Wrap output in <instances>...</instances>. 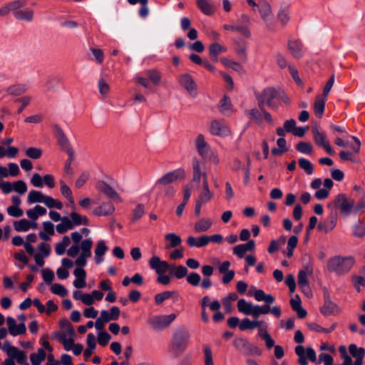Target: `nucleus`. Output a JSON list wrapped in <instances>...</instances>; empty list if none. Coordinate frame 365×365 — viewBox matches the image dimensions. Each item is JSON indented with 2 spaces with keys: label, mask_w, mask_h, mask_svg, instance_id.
Listing matches in <instances>:
<instances>
[{
  "label": "nucleus",
  "mask_w": 365,
  "mask_h": 365,
  "mask_svg": "<svg viewBox=\"0 0 365 365\" xmlns=\"http://www.w3.org/2000/svg\"><path fill=\"white\" fill-rule=\"evenodd\" d=\"M27 90V86L24 84H19L11 86L8 88V93L12 96H20L25 93Z\"/></svg>",
  "instance_id": "nucleus-53"
},
{
  "label": "nucleus",
  "mask_w": 365,
  "mask_h": 365,
  "mask_svg": "<svg viewBox=\"0 0 365 365\" xmlns=\"http://www.w3.org/2000/svg\"><path fill=\"white\" fill-rule=\"evenodd\" d=\"M288 48L294 58L299 59L303 57L304 53V48L303 43L300 41H289Z\"/></svg>",
  "instance_id": "nucleus-17"
},
{
  "label": "nucleus",
  "mask_w": 365,
  "mask_h": 365,
  "mask_svg": "<svg viewBox=\"0 0 365 365\" xmlns=\"http://www.w3.org/2000/svg\"><path fill=\"white\" fill-rule=\"evenodd\" d=\"M299 165L307 175H312L314 172V165L306 158H299Z\"/></svg>",
  "instance_id": "nucleus-49"
},
{
  "label": "nucleus",
  "mask_w": 365,
  "mask_h": 365,
  "mask_svg": "<svg viewBox=\"0 0 365 365\" xmlns=\"http://www.w3.org/2000/svg\"><path fill=\"white\" fill-rule=\"evenodd\" d=\"M196 4L200 11L207 16L215 12V6L210 0H197Z\"/></svg>",
  "instance_id": "nucleus-22"
},
{
  "label": "nucleus",
  "mask_w": 365,
  "mask_h": 365,
  "mask_svg": "<svg viewBox=\"0 0 365 365\" xmlns=\"http://www.w3.org/2000/svg\"><path fill=\"white\" fill-rule=\"evenodd\" d=\"M176 317L177 314L174 313L168 315H155L148 319V323L155 330H161L170 326Z\"/></svg>",
  "instance_id": "nucleus-3"
},
{
  "label": "nucleus",
  "mask_w": 365,
  "mask_h": 365,
  "mask_svg": "<svg viewBox=\"0 0 365 365\" xmlns=\"http://www.w3.org/2000/svg\"><path fill=\"white\" fill-rule=\"evenodd\" d=\"M213 197V193L210 190L209 185H202V190L200 192L196 201L203 205L208 202Z\"/></svg>",
  "instance_id": "nucleus-34"
},
{
  "label": "nucleus",
  "mask_w": 365,
  "mask_h": 365,
  "mask_svg": "<svg viewBox=\"0 0 365 365\" xmlns=\"http://www.w3.org/2000/svg\"><path fill=\"white\" fill-rule=\"evenodd\" d=\"M195 148L198 154L204 159L207 158L211 152L210 147L206 142L205 136L202 134H199L197 136L195 139Z\"/></svg>",
  "instance_id": "nucleus-14"
},
{
  "label": "nucleus",
  "mask_w": 365,
  "mask_h": 365,
  "mask_svg": "<svg viewBox=\"0 0 365 365\" xmlns=\"http://www.w3.org/2000/svg\"><path fill=\"white\" fill-rule=\"evenodd\" d=\"M264 324L262 321H251L248 318H245L242 320L240 324H239V328L240 330L244 331L247 329H254L256 327H261Z\"/></svg>",
  "instance_id": "nucleus-33"
},
{
  "label": "nucleus",
  "mask_w": 365,
  "mask_h": 365,
  "mask_svg": "<svg viewBox=\"0 0 365 365\" xmlns=\"http://www.w3.org/2000/svg\"><path fill=\"white\" fill-rule=\"evenodd\" d=\"M61 192L63 197H65L70 203L73 205V209H75L74 200L72 195V191L71 188L63 182L61 181Z\"/></svg>",
  "instance_id": "nucleus-40"
},
{
  "label": "nucleus",
  "mask_w": 365,
  "mask_h": 365,
  "mask_svg": "<svg viewBox=\"0 0 365 365\" xmlns=\"http://www.w3.org/2000/svg\"><path fill=\"white\" fill-rule=\"evenodd\" d=\"M173 292L170 291H165L155 296V302L157 304H163L166 299L170 298Z\"/></svg>",
  "instance_id": "nucleus-61"
},
{
  "label": "nucleus",
  "mask_w": 365,
  "mask_h": 365,
  "mask_svg": "<svg viewBox=\"0 0 365 365\" xmlns=\"http://www.w3.org/2000/svg\"><path fill=\"white\" fill-rule=\"evenodd\" d=\"M258 11L264 22L269 25L273 19V13L270 4L266 0H259Z\"/></svg>",
  "instance_id": "nucleus-11"
},
{
  "label": "nucleus",
  "mask_w": 365,
  "mask_h": 365,
  "mask_svg": "<svg viewBox=\"0 0 365 365\" xmlns=\"http://www.w3.org/2000/svg\"><path fill=\"white\" fill-rule=\"evenodd\" d=\"M296 149L301 153L310 154L313 150V146L310 143L302 141L297 143Z\"/></svg>",
  "instance_id": "nucleus-54"
},
{
  "label": "nucleus",
  "mask_w": 365,
  "mask_h": 365,
  "mask_svg": "<svg viewBox=\"0 0 365 365\" xmlns=\"http://www.w3.org/2000/svg\"><path fill=\"white\" fill-rule=\"evenodd\" d=\"M6 324L9 334L14 336L24 334L26 331L24 323L21 322L17 325L16 320L11 317L6 318Z\"/></svg>",
  "instance_id": "nucleus-15"
},
{
  "label": "nucleus",
  "mask_w": 365,
  "mask_h": 365,
  "mask_svg": "<svg viewBox=\"0 0 365 365\" xmlns=\"http://www.w3.org/2000/svg\"><path fill=\"white\" fill-rule=\"evenodd\" d=\"M59 325L63 331L67 332L69 336H73L75 335L74 329L71 323L66 318H63L60 320Z\"/></svg>",
  "instance_id": "nucleus-46"
},
{
  "label": "nucleus",
  "mask_w": 365,
  "mask_h": 365,
  "mask_svg": "<svg viewBox=\"0 0 365 365\" xmlns=\"http://www.w3.org/2000/svg\"><path fill=\"white\" fill-rule=\"evenodd\" d=\"M237 299V294L235 292L229 293L228 295L222 299V304L227 312L231 309V303Z\"/></svg>",
  "instance_id": "nucleus-55"
},
{
  "label": "nucleus",
  "mask_w": 365,
  "mask_h": 365,
  "mask_svg": "<svg viewBox=\"0 0 365 365\" xmlns=\"http://www.w3.org/2000/svg\"><path fill=\"white\" fill-rule=\"evenodd\" d=\"M278 93L273 88H265L260 94L257 96L258 105L260 110L267 104L270 108H274V99L277 97Z\"/></svg>",
  "instance_id": "nucleus-4"
},
{
  "label": "nucleus",
  "mask_w": 365,
  "mask_h": 365,
  "mask_svg": "<svg viewBox=\"0 0 365 365\" xmlns=\"http://www.w3.org/2000/svg\"><path fill=\"white\" fill-rule=\"evenodd\" d=\"M190 338V334L189 331L184 327H179L175 331L170 349L175 357L178 356L186 350Z\"/></svg>",
  "instance_id": "nucleus-1"
},
{
  "label": "nucleus",
  "mask_w": 365,
  "mask_h": 365,
  "mask_svg": "<svg viewBox=\"0 0 365 365\" xmlns=\"http://www.w3.org/2000/svg\"><path fill=\"white\" fill-rule=\"evenodd\" d=\"M45 196L46 195H43L41 192L32 190L29 192L28 195L27 200L29 203H43Z\"/></svg>",
  "instance_id": "nucleus-38"
},
{
  "label": "nucleus",
  "mask_w": 365,
  "mask_h": 365,
  "mask_svg": "<svg viewBox=\"0 0 365 365\" xmlns=\"http://www.w3.org/2000/svg\"><path fill=\"white\" fill-rule=\"evenodd\" d=\"M285 242V238L283 237L281 240H272L268 247V252L270 254L274 253L280 249L282 245H283Z\"/></svg>",
  "instance_id": "nucleus-59"
},
{
  "label": "nucleus",
  "mask_w": 365,
  "mask_h": 365,
  "mask_svg": "<svg viewBox=\"0 0 365 365\" xmlns=\"http://www.w3.org/2000/svg\"><path fill=\"white\" fill-rule=\"evenodd\" d=\"M186 174L183 168H180L173 170H171L160 178L165 181L167 184L173 185V182L178 180H182L185 178Z\"/></svg>",
  "instance_id": "nucleus-13"
},
{
  "label": "nucleus",
  "mask_w": 365,
  "mask_h": 365,
  "mask_svg": "<svg viewBox=\"0 0 365 365\" xmlns=\"http://www.w3.org/2000/svg\"><path fill=\"white\" fill-rule=\"evenodd\" d=\"M205 169V165L202 163L197 159L192 161L193 177L192 180L197 183H200L202 179V171Z\"/></svg>",
  "instance_id": "nucleus-21"
},
{
  "label": "nucleus",
  "mask_w": 365,
  "mask_h": 365,
  "mask_svg": "<svg viewBox=\"0 0 365 365\" xmlns=\"http://www.w3.org/2000/svg\"><path fill=\"white\" fill-rule=\"evenodd\" d=\"M186 280L190 285L197 287L201 281V277L197 272H191L189 274H187Z\"/></svg>",
  "instance_id": "nucleus-58"
},
{
  "label": "nucleus",
  "mask_w": 365,
  "mask_h": 365,
  "mask_svg": "<svg viewBox=\"0 0 365 365\" xmlns=\"http://www.w3.org/2000/svg\"><path fill=\"white\" fill-rule=\"evenodd\" d=\"M187 269L185 266L171 264L170 275L172 277H175L178 279H182L187 276Z\"/></svg>",
  "instance_id": "nucleus-24"
},
{
  "label": "nucleus",
  "mask_w": 365,
  "mask_h": 365,
  "mask_svg": "<svg viewBox=\"0 0 365 365\" xmlns=\"http://www.w3.org/2000/svg\"><path fill=\"white\" fill-rule=\"evenodd\" d=\"M290 5L287 3H282L279 7L277 18L282 24L286 25L290 19L289 14Z\"/></svg>",
  "instance_id": "nucleus-20"
},
{
  "label": "nucleus",
  "mask_w": 365,
  "mask_h": 365,
  "mask_svg": "<svg viewBox=\"0 0 365 365\" xmlns=\"http://www.w3.org/2000/svg\"><path fill=\"white\" fill-rule=\"evenodd\" d=\"M209 296H205L200 300V306L202 309H206L207 307H209L212 311H218L220 309L221 304L217 300H215L212 302Z\"/></svg>",
  "instance_id": "nucleus-35"
},
{
  "label": "nucleus",
  "mask_w": 365,
  "mask_h": 365,
  "mask_svg": "<svg viewBox=\"0 0 365 365\" xmlns=\"http://www.w3.org/2000/svg\"><path fill=\"white\" fill-rule=\"evenodd\" d=\"M178 82L192 98L197 97V85L193 78L190 74L182 73L178 77Z\"/></svg>",
  "instance_id": "nucleus-7"
},
{
  "label": "nucleus",
  "mask_w": 365,
  "mask_h": 365,
  "mask_svg": "<svg viewBox=\"0 0 365 365\" xmlns=\"http://www.w3.org/2000/svg\"><path fill=\"white\" fill-rule=\"evenodd\" d=\"M354 259L352 257H343L336 256L331 258L328 262V269L339 275L349 272L354 264Z\"/></svg>",
  "instance_id": "nucleus-2"
},
{
  "label": "nucleus",
  "mask_w": 365,
  "mask_h": 365,
  "mask_svg": "<svg viewBox=\"0 0 365 365\" xmlns=\"http://www.w3.org/2000/svg\"><path fill=\"white\" fill-rule=\"evenodd\" d=\"M52 293L57 294L60 297H64L67 294L68 292L65 287L60 284H53L51 287Z\"/></svg>",
  "instance_id": "nucleus-63"
},
{
  "label": "nucleus",
  "mask_w": 365,
  "mask_h": 365,
  "mask_svg": "<svg viewBox=\"0 0 365 365\" xmlns=\"http://www.w3.org/2000/svg\"><path fill=\"white\" fill-rule=\"evenodd\" d=\"M115 212V206L111 202H104L92 211L96 216H109Z\"/></svg>",
  "instance_id": "nucleus-18"
},
{
  "label": "nucleus",
  "mask_w": 365,
  "mask_h": 365,
  "mask_svg": "<svg viewBox=\"0 0 365 365\" xmlns=\"http://www.w3.org/2000/svg\"><path fill=\"white\" fill-rule=\"evenodd\" d=\"M234 346L239 351H243L250 349L252 345L242 338L235 339L233 341Z\"/></svg>",
  "instance_id": "nucleus-48"
},
{
  "label": "nucleus",
  "mask_w": 365,
  "mask_h": 365,
  "mask_svg": "<svg viewBox=\"0 0 365 365\" xmlns=\"http://www.w3.org/2000/svg\"><path fill=\"white\" fill-rule=\"evenodd\" d=\"M312 133L313 138L315 143L320 147H322L325 143H327L328 141L327 139V135L324 132H321L317 126L312 127Z\"/></svg>",
  "instance_id": "nucleus-31"
},
{
  "label": "nucleus",
  "mask_w": 365,
  "mask_h": 365,
  "mask_svg": "<svg viewBox=\"0 0 365 365\" xmlns=\"http://www.w3.org/2000/svg\"><path fill=\"white\" fill-rule=\"evenodd\" d=\"M96 189L106 195L109 198H111L115 200H118L119 202L122 201L121 197L118 194V192L107 182L103 180H99L96 184Z\"/></svg>",
  "instance_id": "nucleus-12"
},
{
  "label": "nucleus",
  "mask_w": 365,
  "mask_h": 365,
  "mask_svg": "<svg viewBox=\"0 0 365 365\" xmlns=\"http://www.w3.org/2000/svg\"><path fill=\"white\" fill-rule=\"evenodd\" d=\"M26 155L31 159H38L42 155V150L39 148L30 147L26 150Z\"/></svg>",
  "instance_id": "nucleus-56"
},
{
  "label": "nucleus",
  "mask_w": 365,
  "mask_h": 365,
  "mask_svg": "<svg viewBox=\"0 0 365 365\" xmlns=\"http://www.w3.org/2000/svg\"><path fill=\"white\" fill-rule=\"evenodd\" d=\"M334 205L341 214L349 215L352 211L354 200L347 198L344 194H339L334 200Z\"/></svg>",
  "instance_id": "nucleus-6"
},
{
  "label": "nucleus",
  "mask_w": 365,
  "mask_h": 365,
  "mask_svg": "<svg viewBox=\"0 0 365 365\" xmlns=\"http://www.w3.org/2000/svg\"><path fill=\"white\" fill-rule=\"evenodd\" d=\"M227 51V48L218 43H214L209 46V54L211 59L217 62L218 61V55L221 53Z\"/></svg>",
  "instance_id": "nucleus-25"
},
{
  "label": "nucleus",
  "mask_w": 365,
  "mask_h": 365,
  "mask_svg": "<svg viewBox=\"0 0 365 365\" xmlns=\"http://www.w3.org/2000/svg\"><path fill=\"white\" fill-rule=\"evenodd\" d=\"M270 304L265 303L264 305H254V312H253V317L258 318L260 315L267 314L269 313L270 310Z\"/></svg>",
  "instance_id": "nucleus-42"
},
{
  "label": "nucleus",
  "mask_w": 365,
  "mask_h": 365,
  "mask_svg": "<svg viewBox=\"0 0 365 365\" xmlns=\"http://www.w3.org/2000/svg\"><path fill=\"white\" fill-rule=\"evenodd\" d=\"M207 235H202L198 238L193 236H189L187 239V244L191 247H202L207 245Z\"/></svg>",
  "instance_id": "nucleus-29"
},
{
  "label": "nucleus",
  "mask_w": 365,
  "mask_h": 365,
  "mask_svg": "<svg viewBox=\"0 0 365 365\" xmlns=\"http://www.w3.org/2000/svg\"><path fill=\"white\" fill-rule=\"evenodd\" d=\"M337 217L336 215L331 214L323 222L318 224L317 228L319 231L329 233L332 231L336 225Z\"/></svg>",
  "instance_id": "nucleus-16"
},
{
  "label": "nucleus",
  "mask_w": 365,
  "mask_h": 365,
  "mask_svg": "<svg viewBox=\"0 0 365 365\" xmlns=\"http://www.w3.org/2000/svg\"><path fill=\"white\" fill-rule=\"evenodd\" d=\"M212 222L209 218H200L194 225V230L197 233L205 232L210 229Z\"/></svg>",
  "instance_id": "nucleus-23"
},
{
  "label": "nucleus",
  "mask_w": 365,
  "mask_h": 365,
  "mask_svg": "<svg viewBox=\"0 0 365 365\" xmlns=\"http://www.w3.org/2000/svg\"><path fill=\"white\" fill-rule=\"evenodd\" d=\"M149 265L158 274H165L168 271L170 272L171 267V264H169L166 261L161 260L158 256H153L149 259Z\"/></svg>",
  "instance_id": "nucleus-9"
},
{
  "label": "nucleus",
  "mask_w": 365,
  "mask_h": 365,
  "mask_svg": "<svg viewBox=\"0 0 365 365\" xmlns=\"http://www.w3.org/2000/svg\"><path fill=\"white\" fill-rule=\"evenodd\" d=\"M145 76L154 85H159L161 81V73L156 69H148L145 71Z\"/></svg>",
  "instance_id": "nucleus-37"
},
{
  "label": "nucleus",
  "mask_w": 365,
  "mask_h": 365,
  "mask_svg": "<svg viewBox=\"0 0 365 365\" xmlns=\"http://www.w3.org/2000/svg\"><path fill=\"white\" fill-rule=\"evenodd\" d=\"M70 222L72 225V227L73 228L75 226L84 225H88V219L85 215H79L76 212H71L70 214Z\"/></svg>",
  "instance_id": "nucleus-30"
},
{
  "label": "nucleus",
  "mask_w": 365,
  "mask_h": 365,
  "mask_svg": "<svg viewBox=\"0 0 365 365\" xmlns=\"http://www.w3.org/2000/svg\"><path fill=\"white\" fill-rule=\"evenodd\" d=\"M327 98L317 97L315 103H314V111L316 115L321 116L325 108V101Z\"/></svg>",
  "instance_id": "nucleus-51"
},
{
  "label": "nucleus",
  "mask_w": 365,
  "mask_h": 365,
  "mask_svg": "<svg viewBox=\"0 0 365 365\" xmlns=\"http://www.w3.org/2000/svg\"><path fill=\"white\" fill-rule=\"evenodd\" d=\"M93 242L91 239H86L81 242V246L79 247L82 252L83 254H86L87 256H91V247H92Z\"/></svg>",
  "instance_id": "nucleus-62"
},
{
  "label": "nucleus",
  "mask_w": 365,
  "mask_h": 365,
  "mask_svg": "<svg viewBox=\"0 0 365 365\" xmlns=\"http://www.w3.org/2000/svg\"><path fill=\"white\" fill-rule=\"evenodd\" d=\"M43 203L48 208H56L58 210H61L63 208L62 202L55 200L51 196L46 195Z\"/></svg>",
  "instance_id": "nucleus-43"
},
{
  "label": "nucleus",
  "mask_w": 365,
  "mask_h": 365,
  "mask_svg": "<svg viewBox=\"0 0 365 365\" xmlns=\"http://www.w3.org/2000/svg\"><path fill=\"white\" fill-rule=\"evenodd\" d=\"M71 242L68 236H64L62 240L56 245L55 251L57 255H62L65 253L66 247Z\"/></svg>",
  "instance_id": "nucleus-41"
},
{
  "label": "nucleus",
  "mask_w": 365,
  "mask_h": 365,
  "mask_svg": "<svg viewBox=\"0 0 365 365\" xmlns=\"http://www.w3.org/2000/svg\"><path fill=\"white\" fill-rule=\"evenodd\" d=\"M14 17L19 21H26L31 22L34 19V11L31 9H21L15 12Z\"/></svg>",
  "instance_id": "nucleus-32"
},
{
  "label": "nucleus",
  "mask_w": 365,
  "mask_h": 365,
  "mask_svg": "<svg viewBox=\"0 0 365 365\" xmlns=\"http://www.w3.org/2000/svg\"><path fill=\"white\" fill-rule=\"evenodd\" d=\"M14 16L15 12L19 11L26 4V0H15L8 3Z\"/></svg>",
  "instance_id": "nucleus-57"
},
{
  "label": "nucleus",
  "mask_w": 365,
  "mask_h": 365,
  "mask_svg": "<svg viewBox=\"0 0 365 365\" xmlns=\"http://www.w3.org/2000/svg\"><path fill=\"white\" fill-rule=\"evenodd\" d=\"M145 212V207L143 204H138L133 210L132 220L138 221L140 220Z\"/></svg>",
  "instance_id": "nucleus-64"
},
{
  "label": "nucleus",
  "mask_w": 365,
  "mask_h": 365,
  "mask_svg": "<svg viewBox=\"0 0 365 365\" xmlns=\"http://www.w3.org/2000/svg\"><path fill=\"white\" fill-rule=\"evenodd\" d=\"M61 221V222L56 225V231L58 233L63 234L68 230L73 229L69 217H63Z\"/></svg>",
  "instance_id": "nucleus-39"
},
{
  "label": "nucleus",
  "mask_w": 365,
  "mask_h": 365,
  "mask_svg": "<svg viewBox=\"0 0 365 365\" xmlns=\"http://www.w3.org/2000/svg\"><path fill=\"white\" fill-rule=\"evenodd\" d=\"M237 309L240 312L245 315H250L253 317L254 304L247 302L245 299H240L238 300Z\"/></svg>",
  "instance_id": "nucleus-26"
},
{
  "label": "nucleus",
  "mask_w": 365,
  "mask_h": 365,
  "mask_svg": "<svg viewBox=\"0 0 365 365\" xmlns=\"http://www.w3.org/2000/svg\"><path fill=\"white\" fill-rule=\"evenodd\" d=\"M353 235L356 237L365 235V220L358 221L352 227Z\"/></svg>",
  "instance_id": "nucleus-47"
},
{
  "label": "nucleus",
  "mask_w": 365,
  "mask_h": 365,
  "mask_svg": "<svg viewBox=\"0 0 365 365\" xmlns=\"http://www.w3.org/2000/svg\"><path fill=\"white\" fill-rule=\"evenodd\" d=\"M349 351L351 355L356 359H364L365 356V349L364 348H359L354 344H351L349 346Z\"/></svg>",
  "instance_id": "nucleus-44"
},
{
  "label": "nucleus",
  "mask_w": 365,
  "mask_h": 365,
  "mask_svg": "<svg viewBox=\"0 0 365 365\" xmlns=\"http://www.w3.org/2000/svg\"><path fill=\"white\" fill-rule=\"evenodd\" d=\"M46 213V210L41 205H36L33 209L26 211V215L33 220H36L39 216H42Z\"/></svg>",
  "instance_id": "nucleus-36"
},
{
  "label": "nucleus",
  "mask_w": 365,
  "mask_h": 365,
  "mask_svg": "<svg viewBox=\"0 0 365 365\" xmlns=\"http://www.w3.org/2000/svg\"><path fill=\"white\" fill-rule=\"evenodd\" d=\"M3 350L6 352L9 359H14V358L16 357V356L20 351L17 347H16L14 346H11L10 344V342H9V341H6L4 344Z\"/></svg>",
  "instance_id": "nucleus-50"
},
{
  "label": "nucleus",
  "mask_w": 365,
  "mask_h": 365,
  "mask_svg": "<svg viewBox=\"0 0 365 365\" xmlns=\"http://www.w3.org/2000/svg\"><path fill=\"white\" fill-rule=\"evenodd\" d=\"M54 130L56 133L58 144L61 149L66 153H74L68 138L66 137L63 130L57 125H54Z\"/></svg>",
  "instance_id": "nucleus-10"
},
{
  "label": "nucleus",
  "mask_w": 365,
  "mask_h": 365,
  "mask_svg": "<svg viewBox=\"0 0 365 365\" xmlns=\"http://www.w3.org/2000/svg\"><path fill=\"white\" fill-rule=\"evenodd\" d=\"M221 62L225 66L233 69L235 71H237V72H243L244 71L242 66L236 61L230 60L227 58H222L221 59Z\"/></svg>",
  "instance_id": "nucleus-52"
},
{
  "label": "nucleus",
  "mask_w": 365,
  "mask_h": 365,
  "mask_svg": "<svg viewBox=\"0 0 365 365\" xmlns=\"http://www.w3.org/2000/svg\"><path fill=\"white\" fill-rule=\"evenodd\" d=\"M249 294L253 296L257 302L272 304L274 301V297L272 294H267L262 289H255L253 292L250 291Z\"/></svg>",
  "instance_id": "nucleus-19"
},
{
  "label": "nucleus",
  "mask_w": 365,
  "mask_h": 365,
  "mask_svg": "<svg viewBox=\"0 0 365 365\" xmlns=\"http://www.w3.org/2000/svg\"><path fill=\"white\" fill-rule=\"evenodd\" d=\"M14 227L17 232H26L31 228L30 221L21 219L14 222Z\"/></svg>",
  "instance_id": "nucleus-45"
},
{
  "label": "nucleus",
  "mask_w": 365,
  "mask_h": 365,
  "mask_svg": "<svg viewBox=\"0 0 365 365\" xmlns=\"http://www.w3.org/2000/svg\"><path fill=\"white\" fill-rule=\"evenodd\" d=\"M250 119L254 120L256 123L260 124L262 122V114L257 108H252L247 112Z\"/></svg>",
  "instance_id": "nucleus-60"
},
{
  "label": "nucleus",
  "mask_w": 365,
  "mask_h": 365,
  "mask_svg": "<svg viewBox=\"0 0 365 365\" xmlns=\"http://www.w3.org/2000/svg\"><path fill=\"white\" fill-rule=\"evenodd\" d=\"M295 353L299 357L298 363L300 365H307V359H309L313 363L317 361L316 352L312 347H307L305 349L303 346L298 345L295 347Z\"/></svg>",
  "instance_id": "nucleus-5"
},
{
  "label": "nucleus",
  "mask_w": 365,
  "mask_h": 365,
  "mask_svg": "<svg viewBox=\"0 0 365 365\" xmlns=\"http://www.w3.org/2000/svg\"><path fill=\"white\" fill-rule=\"evenodd\" d=\"M321 312L326 316L338 314L340 312L339 307L331 301H326L321 309Z\"/></svg>",
  "instance_id": "nucleus-28"
},
{
  "label": "nucleus",
  "mask_w": 365,
  "mask_h": 365,
  "mask_svg": "<svg viewBox=\"0 0 365 365\" xmlns=\"http://www.w3.org/2000/svg\"><path fill=\"white\" fill-rule=\"evenodd\" d=\"M165 240L168 242V244L165 245V249L167 250L176 247L182 243L181 237L173 232L166 234Z\"/></svg>",
  "instance_id": "nucleus-27"
},
{
  "label": "nucleus",
  "mask_w": 365,
  "mask_h": 365,
  "mask_svg": "<svg viewBox=\"0 0 365 365\" xmlns=\"http://www.w3.org/2000/svg\"><path fill=\"white\" fill-rule=\"evenodd\" d=\"M211 134L217 136H227L230 134V129L223 120H213L209 129Z\"/></svg>",
  "instance_id": "nucleus-8"
}]
</instances>
